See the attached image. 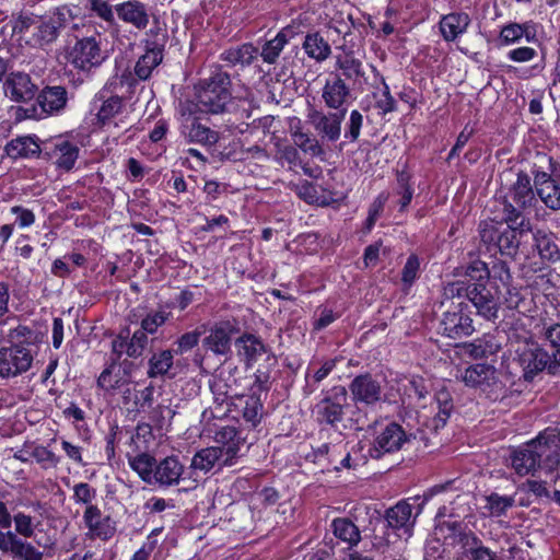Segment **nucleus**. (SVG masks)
<instances>
[{"instance_id": "nucleus-1", "label": "nucleus", "mask_w": 560, "mask_h": 560, "mask_svg": "<svg viewBox=\"0 0 560 560\" xmlns=\"http://www.w3.org/2000/svg\"><path fill=\"white\" fill-rule=\"evenodd\" d=\"M491 273L504 284L511 278L509 268L504 262L494 264L490 270L486 262L476 259L465 270L466 281L457 280L444 285V299L453 300L454 298L466 296L480 316L486 319L497 318L500 298L498 288L489 283Z\"/></svg>"}, {"instance_id": "nucleus-2", "label": "nucleus", "mask_w": 560, "mask_h": 560, "mask_svg": "<svg viewBox=\"0 0 560 560\" xmlns=\"http://www.w3.org/2000/svg\"><path fill=\"white\" fill-rule=\"evenodd\" d=\"M128 465L144 483L160 488L178 485L185 471V466L175 455L156 460L153 455L143 452L128 456Z\"/></svg>"}, {"instance_id": "nucleus-3", "label": "nucleus", "mask_w": 560, "mask_h": 560, "mask_svg": "<svg viewBox=\"0 0 560 560\" xmlns=\"http://www.w3.org/2000/svg\"><path fill=\"white\" fill-rule=\"evenodd\" d=\"M560 438L556 429L544 430L535 440L515 450L511 464L520 476L530 474L542 457H549L559 446Z\"/></svg>"}, {"instance_id": "nucleus-4", "label": "nucleus", "mask_w": 560, "mask_h": 560, "mask_svg": "<svg viewBox=\"0 0 560 560\" xmlns=\"http://www.w3.org/2000/svg\"><path fill=\"white\" fill-rule=\"evenodd\" d=\"M502 214L500 217L502 225L498 237V248L502 255L513 256L517 253L520 240L517 234H523L532 230L529 220L509 201L501 202Z\"/></svg>"}, {"instance_id": "nucleus-5", "label": "nucleus", "mask_w": 560, "mask_h": 560, "mask_svg": "<svg viewBox=\"0 0 560 560\" xmlns=\"http://www.w3.org/2000/svg\"><path fill=\"white\" fill-rule=\"evenodd\" d=\"M230 80L225 73H217L206 80L196 94L197 112L205 114H221L231 102Z\"/></svg>"}, {"instance_id": "nucleus-6", "label": "nucleus", "mask_w": 560, "mask_h": 560, "mask_svg": "<svg viewBox=\"0 0 560 560\" xmlns=\"http://www.w3.org/2000/svg\"><path fill=\"white\" fill-rule=\"evenodd\" d=\"M514 361L522 368L524 377L532 380L535 375L548 369L556 373L557 365L551 363L550 355L532 338H524L513 343Z\"/></svg>"}, {"instance_id": "nucleus-7", "label": "nucleus", "mask_w": 560, "mask_h": 560, "mask_svg": "<svg viewBox=\"0 0 560 560\" xmlns=\"http://www.w3.org/2000/svg\"><path fill=\"white\" fill-rule=\"evenodd\" d=\"M180 133L192 143L214 145L220 140L219 133L199 122V112L194 101H180L178 104Z\"/></svg>"}, {"instance_id": "nucleus-8", "label": "nucleus", "mask_w": 560, "mask_h": 560, "mask_svg": "<svg viewBox=\"0 0 560 560\" xmlns=\"http://www.w3.org/2000/svg\"><path fill=\"white\" fill-rule=\"evenodd\" d=\"M43 154L56 168L69 172L79 159V142L72 135H59L43 143Z\"/></svg>"}, {"instance_id": "nucleus-9", "label": "nucleus", "mask_w": 560, "mask_h": 560, "mask_svg": "<svg viewBox=\"0 0 560 560\" xmlns=\"http://www.w3.org/2000/svg\"><path fill=\"white\" fill-rule=\"evenodd\" d=\"M36 347L32 343H15L0 349V377H16L27 372L35 359Z\"/></svg>"}, {"instance_id": "nucleus-10", "label": "nucleus", "mask_w": 560, "mask_h": 560, "mask_svg": "<svg viewBox=\"0 0 560 560\" xmlns=\"http://www.w3.org/2000/svg\"><path fill=\"white\" fill-rule=\"evenodd\" d=\"M374 441L369 454L372 458H381L384 454L394 453L409 442L402 427L396 422H378L373 427Z\"/></svg>"}, {"instance_id": "nucleus-11", "label": "nucleus", "mask_w": 560, "mask_h": 560, "mask_svg": "<svg viewBox=\"0 0 560 560\" xmlns=\"http://www.w3.org/2000/svg\"><path fill=\"white\" fill-rule=\"evenodd\" d=\"M470 314L469 305L466 302H452L442 315L440 331L453 339L470 336L475 331Z\"/></svg>"}, {"instance_id": "nucleus-12", "label": "nucleus", "mask_w": 560, "mask_h": 560, "mask_svg": "<svg viewBox=\"0 0 560 560\" xmlns=\"http://www.w3.org/2000/svg\"><path fill=\"white\" fill-rule=\"evenodd\" d=\"M107 58L101 48V39L96 36H86L75 42L69 51V62L81 71H90L100 67Z\"/></svg>"}, {"instance_id": "nucleus-13", "label": "nucleus", "mask_w": 560, "mask_h": 560, "mask_svg": "<svg viewBox=\"0 0 560 560\" xmlns=\"http://www.w3.org/2000/svg\"><path fill=\"white\" fill-rule=\"evenodd\" d=\"M306 117L322 139L335 142L340 138L341 125L346 117V110H336L334 113L326 114L312 107L307 110Z\"/></svg>"}, {"instance_id": "nucleus-14", "label": "nucleus", "mask_w": 560, "mask_h": 560, "mask_svg": "<svg viewBox=\"0 0 560 560\" xmlns=\"http://www.w3.org/2000/svg\"><path fill=\"white\" fill-rule=\"evenodd\" d=\"M116 15L119 21L130 25L136 31H144L152 15L149 4L140 0H124L115 4Z\"/></svg>"}, {"instance_id": "nucleus-15", "label": "nucleus", "mask_w": 560, "mask_h": 560, "mask_svg": "<svg viewBox=\"0 0 560 560\" xmlns=\"http://www.w3.org/2000/svg\"><path fill=\"white\" fill-rule=\"evenodd\" d=\"M413 515V508L407 501H400L386 512V522L392 530H396L400 539L407 540L412 535L416 517Z\"/></svg>"}, {"instance_id": "nucleus-16", "label": "nucleus", "mask_w": 560, "mask_h": 560, "mask_svg": "<svg viewBox=\"0 0 560 560\" xmlns=\"http://www.w3.org/2000/svg\"><path fill=\"white\" fill-rule=\"evenodd\" d=\"M351 98V90L339 73H330L322 89V100L325 105L335 110H346Z\"/></svg>"}, {"instance_id": "nucleus-17", "label": "nucleus", "mask_w": 560, "mask_h": 560, "mask_svg": "<svg viewBox=\"0 0 560 560\" xmlns=\"http://www.w3.org/2000/svg\"><path fill=\"white\" fill-rule=\"evenodd\" d=\"M355 404L374 405L383 399V386L370 374L355 376L349 385Z\"/></svg>"}, {"instance_id": "nucleus-18", "label": "nucleus", "mask_w": 560, "mask_h": 560, "mask_svg": "<svg viewBox=\"0 0 560 560\" xmlns=\"http://www.w3.org/2000/svg\"><path fill=\"white\" fill-rule=\"evenodd\" d=\"M82 518L88 529L86 536L90 539L105 541L110 539L116 532L112 518L108 515H104L97 505L85 508Z\"/></svg>"}, {"instance_id": "nucleus-19", "label": "nucleus", "mask_w": 560, "mask_h": 560, "mask_svg": "<svg viewBox=\"0 0 560 560\" xmlns=\"http://www.w3.org/2000/svg\"><path fill=\"white\" fill-rule=\"evenodd\" d=\"M235 326L231 322L217 323L208 330V335L202 340V346L217 355H226L231 350Z\"/></svg>"}, {"instance_id": "nucleus-20", "label": "nucleus", "mask_w": 560, "mask_h": 560, "mask_svg": "<svg viewBox=\"0 0 560 560\" xmlns=\"http://www.w3.org/2000/svg\"><path fill=\"white\" fill-rule=\"evenodd\" d=\"M4 93L15 102H27L35 95L36 85L26 73H11L3 85Z\"/></svg>"}, {"instance_id": "nucleus-21", "label": "nucleus", "mask_w": 560, "mask_h": 560, "mask_svg": "<svg viewBox=\"0 0 560 560\" xmlns=\"http://www.w3.org/2000/svg\"><path fill=\"white\" fill-rule=\"evenodd\" d=\"M536 24L532 21L524 23H508L501 27L499 40L503 46L518 44L523 38L527 43L536 42Z\"/></svg>"}, {"instance_id": "nucleus-22", "label": "nucleus", "mask_w": 560, "mask_h": 560, "mask_svg": "<svg viewBox=\"0 0 560 560\" xmlns=\"http://www.w3.org/2000/svg\"><path fill=\"white\" fill-rule=\"evenodd\" d=\"M334 395L327 397L318 405V415L326 423L334 424L341 421L343 416V406L347 401V392L342 386L332 389Z\"/></svg>"}, {"instance_id": "nucleus-23", "label": "nucleus", "mask_w": 560, "mask_h": 560, "mask_svg": "<svg viewBox=\"0 0 560 560\" xmlns=\"http://www.w3.org/2000/svg\"><path fill=\"white\" fill-rule=\"evenodd\" d=\"M463 381L467 386L489 392L497 385L495 369L489 364L481 363L470 365L465 370Z\"/></svg>"}, {"instance_id": "nucleus-24", "label": "nucleus", "mask_w": 560, "mask_h": 560, "mask_svg": "<svg viewBox=\"0 0 560 560\" xmlns=\"http://www.w3.org/2000/svg\"><path fill=\"white\" fill-rule=\"evenodd\" d=\"M235 348L238 357L247 366H252L268 351L264 341L253 334H244L238 337L235 341Z\"/></svg>"}, {"instance_id": "nucleus-25", "label": "nucleus", "mask_w": 560, "mask_h": 560, "mask_svg": "<svg viewBox=\"0 0 560 560\" xmlns=\"http://www.w3.org/2000/svg\"><path fill=\"white\" fill-rule=\"evenodd\" d=\"M536 192L545 206L551 210H560V183L547 173L535 177Z\"/></svg>"}, {"instance_id": "nucleus-26", "label": "nucleus", "mask_w": 560, "mask_h": 560, "mask_svg": "<svg viewBox=\"0 0 560 560\" xmlns=\"http://www.w3.org/2000/svg\"><path fill=\"white\" fill-rule=\"evenodd\" d=\"M5 153L13 160L32 159L43 153V147L35 136H21L9 141L4 148Z\"/></svg>"}, {"instance_id": "nucleus-27", "label": "nucleus", "mask_w": 560, "mask_h": 560, "mask_svg": "<svg viewBox=\"0 0 560 560\" xmlns=\"http://www.w3.org/2000/svg\"><path fill=\"white\" fill-rule=\"evenodd\" d=\"M471 23L470 16L465 12H453L444 15L440 21V31L446 42H454L466 33Z\"/></svg>"}, {"instance_id": "nucleus-28", "label": "nucleus", "mask_w": 560, "mask_h": 560, "mask_svg": "<svg viewBox=\"0 0 560 560\" xmlns=\"http://www.w3.org/2000/svg\"><path fill=\"white\" fill-rule=\"evenodd\" d=\"M67 91L62 86L45 88L37 97V103L44 113L54 115L60 113L67 104Z\"/></svg>"}, {"instance_id": "nucleus-29", "label": "nucleus", "mask_w": 560, "mask_h": 560, "mask_svg": "<svg viewBox=\"0 0 560 560\" xmlns=\"http://www.w3.org/2000/svg\"><path fill=\"white\" fill-rule=\"evenodd\" d=\"M214 439L217 443L221 444L219 447L225 455L224 465H233V459L236 457L241 446L236 429L230 425L222 427L217 431Z\"/></svg>"}, {"instance_id": "nucleus-30", "label": "nucleus", "mask_w": 560, "mask_h": 560, "mask_svg": "<svg viewBox=\"0 0 560 560\" xmlns=\"http://www.w3.org/2000/svg\"><path fill=\"white\" fill-rule=\"evenodd\" d=\"M534 246L542 260L557 261L560 259V248L556 236L546 230H537L533 233Z\"/></svg>"}, {"instance_id": "nucleus-31", "label": "nucleus", "mask_w": 560, "mask_h": 560, "mask_svg": "<svg viewBox=\"0 0 560 560\" xmlns=\"http://www.w3.org/2000/svg\"><path fill=\"white\" fill-rule=\"evenodd\" d=\"M232 406L242 412L246 422L254 427L259 423L262 409V404L259 397L255 395H240V397H236L232 402Z\"/></svg>"}, {"instance_id": "nucleus-32", "label": "nucleus", "mask_w": 560, "mask_h": 560, "mask_svg": "<svg viewBox=\"0 0 560 560\" xmlns=\"http://www.w3.org/2000/svg\"><path fill=\"white\" fill-rule=\"evenodd\" d=\"M510 196L520 208L526 209L534 206L535 194L530 185V178L526 174L520 173L517 175Z\"/></svg>"}, {"instance_id": "nucleus-33", "label": "nucleus", "mask_w": 560, "mask_h": 560, "mask_svg": "<svg viewBox=\"0 0 560 560\" xmlns=\"http://www.w3.org/2000/svg\"><path fill=\"white\" fill-rule=\"evenodd\" d=\"M330 528L335 537L349 547L358 545L361 540V533L358 526L347 517L335 518L330 524Z\"/></svg>"}, {"instance_id": "nucleus-34", "label": "nucleus", "mask_w": 560, "mask_h": 560, "mask_svg": "<svg viewBox=\"0 0 560 560\" xmlns=\"http://www.w3.org/2000/svg\"><path fill=\"white\" fill-rule=\"evenodd\" d=\"M128 383L129 376L126 370L115 364L105 369L97 380V385L106 392L122 388Z\"/></svg>"}, {"instance_id": "nucleus-35", "label": "nucleus", "mask_w": 560, "mask_h": 560, "mask_svg": "<svg viewBox=\"0 0 560 560\" xmlns=\"http://www.w3.org/2000/svg\"><path fill=\"white\" fill-rule=\"evenodd\" d=\"M122 100L119 96H109L104 98L97 109L96 118L102 126L114 124L116 127L119 122L115 119L122 114Z\"/></svg>"}, {"instance_id": "nucleus-36", "label": "nucleus", "mask_w": 560, "mask_h": 560, "mask_svg": "<svg viewBox=\"0 0 560 560\" xmlns=\"http://www.w3.org/2000/svg\"><path fill=\"white\" fill-rule=\"evenodd\" d=\"M303 49L310 58L318 62L326 60L331 54L330 45L317 32L305 36Z\"/></svg>"}, {"instance_id": "nucleus-37", "label": "nucleus", "mask_w": 560, "mask_h": 560, "mask_svg": "<svg viewBox=\"0 0 560 560\" xmlns=\"http://www.w3.org/2000/svg\"><path fill=\"white\" fill-rule=\"evenodd\" d=\"M464 352L472 359L485 358L499 351L500 345L491 335H485L471 342L463 345Z\"/></svg>"}, {"instance_id": "nucleus-38", "label": "nucleus", "mask_w": 560, "mask_h": 560, "mask_svg": "<svg viewBox=\"0 0 560 560\" xmlns=\"http://www.w3.org/2000/svg\"><path fill=\"white\" fill-rule=\"evenodd\" d=\"M293 27L288 26L279 32L275 38L268 40L261 50V57L265 62L273 63L288 43L289 36L293 35Z\"/></svg>"}, {"instance_id": "nucleus-39", "label": "nucleus", "mask_w": 560, "mask_h": 560, "mask_svg": "<svg viewBox=\"0 0 560 560\" xmlns=\"http://www.w3.org/2000/svg\"><path fill=\"white\" fill-rule=\"evenodd\" d=\"M223 451L220 447L211 446L203 448L195 454L191 460V467L201 471L211 470L219 462L224 464Z\"/></svg>"}, {"instance_id": "nucleus-40", "label": "nucleus", "mask_w": 560, "mask_h": 560, "mask_svg": "<svg viewBox=\"0 0 560 560\" xmlns=\"http://www.w3.org/2000/svg\"><path fill=\"white\" fill-rule=\"evenodd\" d=\"M210 388L213 394L214 404L219 406H232V402L236 397H240L236 393H234L233 388L228 384V381L222 376H215L211 383Z\"/></svg>"}, {"instance_id": "nucleus-41", "label": "nucleus", "mask_w": 560, "mask_h": 560, "mask_svg": "<svg viewBox=\"0 0 560 560\" xmlns=\"http://www.w3.org/2000/svg\"><path fill=\"white\" fill-rule=\"evenodd\" d=\"M336 67L341 71V78L352 82H357L364 74L361 61L350 54L338 56Z\"/></svg>"}, {"instance_id": "nucleus-42", "label": "nucleus", "mask_w": 560, "mask_h": 560, "mask_svg": "<svg viewBox=\"0 0 560 560\" xmlns=\"http://www.w3.org/2000/svg\"><path fill=\"white\" fill-rule=\"evenodd\" d=\"M294 144L304 153L311 156H318L323 153L319 141L308 132H304L300 127L292 131Z\"/></svg>"}, {"instance_id": "nucleus-43", "label": "nucleus", "mask_w": 560, "mask_h": 560, "mask_svg": "<svg viewBox=\"0 0 560 560\" xmlns=\"http://www.w3.org/2000/svg\"><path fill=\"white\" fill-rule=\"evenodd\" d=\"M257 55V49L252 44H244L236 48H231L222 54V59L232 65H249Z\"/></svg>"}, {"instance_id": "nucleus-44", "label": "nucleus", "mask_w": 560, "mask_h": 560, "mask_svg": "<svg viewBox=\"0 0 560 560\" xmlns=\"http://www.w3.org/2000/svg\"><path fill=\"white\" fill-rule=\"evenodd\" d=\"M173 365V353L171 350H163L154 353L149 360L148 376L151 378L162 376L168 372Z\"/></svg>"}, {"instance_id": "nucleus-45", "label": "nucleus", "mask_w": 560, "mask_h": 560, "mask_svg": "<svg viewBox=\"0 0 560 560\" xmlns=\"http://www.w3.org/2000/svg\"><path fill=\"white\" fill-rule=\"evenodd\" d=\"M162 61V52L156 49L148 50L136 63L135 72L139 79L145 80L152 70Z\"/></svg>"}, {"instance_id": "nucleus-46", "label": "nucleus", "mask_w": 560, "mask_h": 560, "mask_svg": "<svg viewBox=\"0 0 560 560\" xmlns=\"http://www.w3.org/2000/svg\"><path fill=\"white\" fill-rule=\"evenodd\" d=\"M435 405L438 412L434 416L432 422L435 430L445 425L450 418L453 405L450 394L447 392H440L435 397Z\"/></svg>"}, {"instance_id": "nucleus-47", "label": "nucleus", "mask_w": 560, "mask_h": 560, "mask_svg": "<svg viewBox=\"0 0 560 560\" xmlns=\"http://www.w3.org/2000/svg\"><path fill=\"white\" fill-rule=\"evenodd\" d=\"M86 8L92 15L108 24H115V5H112L108 0H88Z\"/></svg>"}, {"instance_id": "nucleus-48", "label": "nucleus", "mask_w": 560, "mask_h": 560, "mask_svg": "<svg viewBox=\"0 0 560 560\" xmlns=\"http://www.w3.org/2000/svg\"><path fill=\"white\" fill-rule=\"evenodd\" d=\"M72 500L75 504L89 506H96L93 504L97 497V490L88 482H78L72 488Z\"/></svg>"}, {"instance_id": "nucleus-49", "label": "nucleus", "mask_w": 560, "mask_h": 560, "mask_svg": "<svg viewBox=\"0 0 560 560\" xmlns=\"http://www.w3.org/2000/svg\"><path fill=\"white\" fill-rule=\"evenodd\" d=\"M500 217L495 215L490 222H485L480 225V237L485 244L498 246V237L504 224V222H501Z\"/></svg>"}, {"instance_id": "nucleus-50", "label": "nucleus", "mask_w": 560, "mask_h": 560, "mask_svg": "<svg viewBox=\"0 0 560 560\" xmlns=\"http://www.w3.org/2000/svg\"><path fill=\"white\" fill-rule=\"evenodd\" d=\"M43 468H55L59 465L60 458L50 450L43 445H36L30 453Z\"/></svg>"}, {"instance_id": "nucleus-51", "label": "nucleus", "mask_w": 560, "mask_h": 560, "mask_svg": "<svg viewBox=\"0 0 560 560\" xmlns=\"http://www.w3.org/2000/svg\"><path fill=\"white\" fill-rule=\"evenodd\" d=\"M296 195L310 205H322L324 199L319 196L317 187L307 180H303L294 186Z\"/></svg>"}, {"instance_id": "nucleus-52", "label": "nucleus", "mask_w": 560, "mask_h": 560, "mask_svg": "<svg viewBox=\"0 0 560 560\" xmlns=\"http://www.w3.org/2000/svg\"><path fill=\"white\" fill-rule=\"evenodd\" d=\"M59 24L56 21H42L35 34L36 42L40 45L54 42L58 36Z\"/></svg>"}, {"instance_id": "nucleus-53", "label": "nucleus", "mask_w": 560, "mask_h": 560, "mask_svg": "<svg viewBox=\"0 0 560 560\" xmlns=\"http://www.w3.org/2000/svg\"><path fill=\"white\" fill-rule=\"evenodd\" d=\"M420 261L418 256L410 255L401 271V281L405 288H410L419 275Z\"/></svg>"}, {"instance_id": "nucleus-54", "label": "nucleus", "mask_w": 560, "mask_h": 560, "mask_svg": "<svg viewBox=\"0 0 560 560\" xmlns=\"http://www.w3.org/2000/svg\"><path fill=\"white\" fill-rule=\"evenodd\" d=\"M458 560H500L488 547L478 545L463 552Z\"/></svg>"}, {"instance_id": "nucleus-55", "label": "nucleus", "mask_w": 560, "mask_h": 560, "mask_svg": "<svg viewBox=\"0 0 560 560\" xmlns=\"http://www.w3.org/2000/svg\"><path fill=\"white\" fill-rule=\"evenodd\" d=\"M488 508L490 513L495 516H501L505 513V511L511 508L514 503V500L510 497H502L497 493H493L488 497Z\"/></svg>"}, {"instance_id": "nucleus-56", "label": "nucleus", "mask_w": 560, "mask_h": 560, "mask_svg": "<svg viewBox=\"0 0 560 560\" xmlns=\"http://www.w3.org/2000/svg\"><path fill=\"white\" fill-rule=\"evenodd\" d=\"M12 520L14 522L15 532L19 535L25 538H30L34 535V521L32 516L19 512L12 517Z\"/></svg>"}, {"instance_id": "nucleus-57", "label": "nucleus", "mask_w": 560, "mask_h": 560, "mask_svg": "<svg viewBox=\"0 0 560 560\" xmlns=\"http://www.w3.org/2000/svg\"><path fill=\"white\" fill-rule=\"evenodd\" d=\"M276 159L281 162H287L290 165H298L300 155L298 149L291 144L276 143Z\"/></svg>"}, {"instance_id": "nucleus-58", "label": "nucleus", "mask_w": 560, "mask_h": 560, "mask_svg": "<svg viewBox=\"0 0 560 560\" xmlns=\"http://www.w3.org/2000/svg\"><path fill=\"white\" fill-rule=\"evenodd\" d=\"M363 125V116L362 114L353 109L350 113L349 120L347 122V129L345 132V138L349 139L350 141H357L360 137L361 127Z\"/></svg>"}, {"instance_id": "nucleus-59", "label": "nucleus", "mask_w": 560, "mask_h": 560, "mask_svg": "<svg viewBox=\"0 0 560 560\" xmlns=\"http://www.w3.org/2000/svg\"><path fill=\"white\" fill-rule=\"evenodd\" d=\"M148 343V337L147 332L144 330H137L132 335L128 348H127V354L129 357H139L142 353V350Z\"/></svg>"}, {"instance_id": "nucleus-60", "label": "nucleus", "mask_w": 560, "mask_h": 560, "mask_svg": "<svg viewBox=\"0 0 560 560\" xmlns=\"http://www.w3.org/2000/svg\"><path fill=\"white\" fill-rule=\"evenodd\" d=\"M167 319L164 312H155L148 314L141 322V329L145 332L153 334L162 326Z\"/></svg>"}, {"instance_id": "nucleus-61", "label": "nucleus", "mask_w": 560, "mask_h": 560, "mask_svg": "<svg viewBox=\"0 0 560 560\" xmlns=\"http://www.w3.org/2000/svg\"><path fill=\"white\" fill-rule=\"evenodd\" d=\"M398 194L401 196L399 201L401 210H404L410 202L413 196V189L409 184V176L407 174H399L398 176Z\"/></svg>"}, {"instance_id": "nucleus-62", "label": "nucleus", "mask_w": 560, "mask_h": 560, "mask_svg": "<svg viewBox=\"0 0 560 560\" xmlns=\"http://www.w3.org/2000/svg\"><path fill=\"white\" fill-rule=\"evenodd\" d=\"M506 57L509 60L514 62H529L537 57V51L528 46H521L514 49H511Z\"/></svg>"}, {"instance_id": "nucleus-63", "label": "nucleus", "mask_w": 560, "mask_h": 560, "mask_svg": "<svg viewBox=\"0 0 560 560\" xmlns=\"http://www.w3.org/2000/svg\"><path fill=\"white\" fill-rule=\"evenodd\" d=\"M10 211L16 215L15 222L21 229L28 228L35 223V214L30 209L21 206H13Z\"/></svg>"}, {"instance_id": "nucleus-64", "label": "nucleus", "mask_w": 560, "mask_h": 560, "mask_svg": "<svg viewBox=\"0 0 560 560\" xmlns=\"http://www.w3.org/2000/svg\"><path fill=\"white\" fill-rule=\"evenodd\" d=\"M14 556L22 558L23 560H42L43 553L35 549L31 544L20 540L16 546Z\"/></svg>"}]
</instances>
